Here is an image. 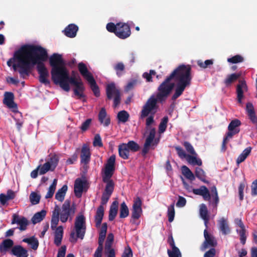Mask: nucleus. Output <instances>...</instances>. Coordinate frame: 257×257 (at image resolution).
Instances as JSON below:
<instances>
[{
  "mask_svg": "<svg viewBox=\"0 0 257 257\" xmlns=\"http://www.w3.org/2000/svg\"><path fill=\"white\" fill-rule=\"evenodd\" d=\"M191 67L189 65H181L173 71L171 75L160 85L159 92L157 95H152L143 106L141 117L144 118L149 114H154L157 109V101L165 100L174 87V83L171 82L174 79L176 83L175 92L172 96V99L175 100L183 92L185 88L190 84L191 76Z\"/></svg>",
  "mask_w": 257,
  "mask_h": 257,
  "instance_id": "nucleus-1",
  "label": "nucleus"
},
{
  "mask_svg": "<svg viewBox=\"0 0 257 257\" xmlns=\"http://www.w3.org/2000/svg\"><path fill=\"white\" fill-rule=\"evenodd\" d=\"M15 58L20 67L19 72L22 77L28 76L29 70L37 64L40 81L46 85L49 84V71L43 63L48 58L45 49L38 45H25L16 53Z\"/></svg>",
  "mask_w": 257,
  "mask_h": 257,
  "instance_id": "nucleus-2",
  "label": "nucleus"
},
{
  "mask_svg": "<svg viewBox=\"0 0 257 257\" xmlns=\"http://www.w3.org/2000/svg\"><path fill=\"white\" fill-rule=\"evenodd\" d=\"M52 67V79L54 82L64 89V63L61 55L54 54L49 57Z\"/></svg>",
  "mask_w": 257,
  "mask_h": 257,
  "instance_id": "nucleus-3",
  "label": "nucleus"
},
{
  "mask_svg": "<svg viewBox=\"0 0 257 257\" xmlns=\"http://www.w3.org/2000/svg\"><path fill=\"white\" fill-rule=\"evenodd\" d=\"M86 231L85 217L82 215H78L75 220L74 228L71 231L69 240L71 242H76L78 239H83Z\"/></svg>",
  "mask_w": 257,
  "mask_h": 257,
  "instance_id": "nucleus-4",
  "label": "nucleus"
},
{
  "mask_svg": "<svg viewBox=\"0 0 257 257\" xmlns=\"http://www.w3.org/2000/svg\"><path fill=\"white\" fill-rule=\"evenodd\" d=\"M154 123V116L151 115L146 119V128L149 135L147 136L142 153L145 155L150 149H154L157 145V142L154 141V138L156 135V130L152 125Z\"/></svg>",
  "mask_w": 257,
  "mask_h": 257,
  "instance_id": "nucleus-5",
  "label": "nucleus"
},
{
  "mask_svg": "<svg viewBox=\"0 0 257 257\" xmlns=\"http://www.w3.org/2000/svg\"><path fill=\"white\" fill-rule=\"evenodd\" d=\"M192 192L196 195H201L206 201H209L216 208L219 202V197L216 188L212 186L210 189V193L205 186H201L199 188L192 189Z\"/></svg>",
  "mask_w": 257,
  "mask_h": 257,
  "instance_id": "nucleus-6",
  "label": "nucleus"
},
{
  "mask_svg": "<svg viewBox=\"0 0 257 257\" xmlns=\"http://www.w3.org/2000/svg\"><path fill=\"white\" fill-rule=\"evenodd\" d=\"M69 83L73 91L72 96L78 99L84 100L85 86L83 82L79 76H71L69 79Z\"/></svg>",
  "mask_w": 257,
  "mask_h": 257,
  "instance_id": "nucleus-7",
  "label": "nucleus"
},
{
  "mask_svg": "<svg viewBox=\"0 0 257 257\" xmlns=\"http://www.w3.org/2000/svg\"><path fill=\"white\" fill-rule=\"evenodd\" d=\"M115 156H111L107 161L102 171V177L103 181L106 184L112 182L110 179L115 170Z\"/></svg>",
  "mask_w": 257,
  "mask_h": 257,
  "instance_id": "nucleus-8",
  "label": "nucleus"
},
{
  "mask_svg": "<svg viewBox=\"0 0 257 257\" xmlns=\"http://www.w3.org/2000/svg\"><path fill=\"white\" fill-rule=\"evenodd\" d=\"M123 28L125 30L124 32L120 31L119 23L115 25L112 23H109L106 25V29L108 31L114 33L116 36L119 38L125 39L130 36L131 30L128 25H124Z\"/></svg>",
  "mask_w": 257,
  "mask_h": 257,
  "instance_id": "nucleus-9",
  "label": "nucleus"
},
{
  "mask_svg": "<svg viewBox=\"0 0 257 257\" xmlns=\"http://www.w3.org/2000/svg\"><path fill=\"white\" fill-rule=\"evenodd\" d=\"M58 162V157L56 155H52L43 165H39L38 167L39 174L43 175L49 170H53L56 167Z\"/></svg>",
  "mask_w": 257,
  "mask_h": 257,
  "instance_id": "nucleus-10",
  "label": "nucleus"
},
{
  "mask_svg": "<svg viewBox=\"0 0 257 257\" xmlns=\"http://www.w3.org/2000/svg\"><path fill=\"white\" fill-rule=\"evenodd\" d=\"M205 240L201 246V250H205L208 248H214L217 245V241L213 235L207 232V229L204 231Z\"/></svg>",
  "mask_w": 257,
  "mask_h": 257,
  "instance_id": "nucleus-11",
  "label": "nucleus"
},
{
  "mask_svg": "<svg viewBox=\"0 0 257 257\" xmlns=\"http://www.w3.org/2000/svg\"><path fill=\"white\" fill-rule=\"evenodd\" d=\"M236 232L240 236V240L242 244H244L246 241V235L245 226L239 218H236L234 220Z\"/></svg>",
  "mask_w": 257,
  "mask_h": 257,
  "instance_id": "nucleus-12",
  "label": "nucleus"
},
{
  "mask_svg": "<svg viewBox=\"0 0 257 257\" xmlns=\"http://www.w3.org/2000/svg\"><path fill=\"white\" fill-rule=\"evenodd\" d=\"M142 202L139 197L136 198L133 205L132 217L133 219H139L142 214Z\"/></svg>",
  "mask_w": 257,
  "mask_h": 257,
  "instance_id": "nucleus-13",
  "label": "nucleus"
},
{
  "mask_svg": "<svg viewBox=\"0 0 257 257\" xmlns=\"http://www.w3.org/2000/svg\"><path fill=\"white\" fill-rule=\"evenodd\" d=\"M91 153L89 147L87 144H83L80 153V162L82 164L86 165L90 160Z\"/></svg>",
  "mask_w": 257,
  "mask_h": 257,
  "instance_id": "nucleus-14",
  "label": "nucleus"
},
{
  "mask_svg": "<svg viewBox=\"0 0 257 257\" xmlns=\"http://www.w3.org/2000/svg\"><path fill=\"white\" fill-rule=\"evenodd\" d=\"M247 87L244 81L240 80L236 86L237 100L239 103L242 104V99L244 97L243 93L247 92Z\"/></svg>",
  "mask_w": 257,
  "mask_h": 257,
  "instance_id": "nucleus-15",
  "label": "nucleus"
},
{
  "mask_svg": "<svg viewBox=\"0 0 257 257\" xmlns=\"http://www.w3.org/2000/svg\"><path fill=\"white\" fill-rule=\"evenodd\" d=\"M114 188V184L113 182H110L106 184L105 190L102 194L101 197V204L102 206L107 203L108 201Z\"/></svg>",
  "mask_w": 257,
  "mask_h": 257,
  "instance_id": "nucleus-16",
  "label": "nucleus"
},
{
  "mask_svg": "<svg viewBox=\"0 0 257 257\" xmlns=\"http://www.w3.org/2000/svg\"><path fill=\"white\" fill-rule=\"evenodd\" d=\"M15 223H17L20 226L19 228L20 230L24 231L27 229L28 221L24 217H20L17 214H14L12 224Z\"/></svg>",
  "mask_w": 257,
  "mask_h": 257,
  "instance_id": "nucleus-17",
  "label": "nucleus"
},
{
  "mask_svg": "<svg viewBox=\"0 0 257 257\" xmlns=\"http://www.w3.org/2000/svg\"><path fill=\"white\" fill-rule=\"evenodd\" d=\"M241 124V122L238 119H234L231 121L228 126V132L226 134L227 138H231L232 137L238 133L239 128L238 126Z\"/></svg>",
  "mask_w": 257,
  "mask_h": 257,
  "instance_id": "nucleus-18",
  "label": "nucleus"
},
{
  "mask_svg": "<svg viewBox=\"0 0 257 257\" xmlns=\"http://www.w3.org/2000/svg\"><path fill=\"white\" fill-rule=\"evenodd\" d=\"M113 235L109 233L107 237L105 246V253L106 257H115V252L113 249L111 248V246L113 241Z\"/></svg>",
  "mask_w": 257,
  "mask_h": 257,
  "instance_id": "nucleus-19",
  "label": "nucleus"
},
{
  "mask_svg": "<svg viewBox=\"0 0 257 257\" xmlns=\"http://www.w3.org/2000/svg\"><path fill=\"white\" fill-rule=\"evenodd\" d=\"M85 185V181L81 179H77L74 183V190L76 197L79 198L81 196Z\"/></svg>",
  "mask_w": 257,
  "mask_h": 257,
  "instance_id": "nucleus-20",
  "label": "nucleus"
},
{
  "mask_svg": "<svg viewBox=\"0 0 257 257\" xmlns=\"http://www.w3.org/2000/svg\"><path fill=\"white\" fill-rule=\"evenodd\" d=\"M78 68L80 74L86 81L94 78L91 73L88 71L86 65L83 62L78 64Z\"/></svg>",
  "mask_w": 257,
  "mask_h": 257,
  "instance_id": "nucleus-21",
  "label": "nucleus"
},
{
  "mask_svg": "<svg viewBox=\"0 0 257 257\" xmlns=\"http://www.w3.org/2000/svg\"><path fill=\"white\" fill-rule=\"evenodd\" d=\"M14 95L12 92H6L5 93L4 103L9 107L17 110V105L14 102Z\"/></svg>",
  "mask_w": 257,
  "mask_h": 257,
  "instance_id": "nucleus-22",
  "label": "nucleus"
},
{
  "mask_svg": "<svg viewBox=\"0 0 257 257\" xmlns=\"http://www.w3.org/2000/svg\"><path fill=\"white\" fill-rule=\"evenodd\" d=\"M75 211V207L74 203L71 204L69 201L65 202V222L70 217L72 219Z\"/></svg>",
  "mask_w": 257,
  "mask_h": 257,
  "instance_id": "nucleus-23",
  "label": "nucleus"
},
{
  "mask_svg": "<svg viewBox=\"0 0 257 257\" xmlns=\"http://www.w3.org/2000/svg\"><path fill=\"white\" fill-rule=\"evenodd\" d=\"M106 94L108 99H111L114 96L120 95L119 91L114 83H111L107 85Z\"/></svg>",
  "mask_w": 257,
  "mask_h": 257,
  "instance_id": "nucleus-24",
  "label": "nucleus"
},
{
  "mask_svg": "<svg viewBox=\"0 0 257 257\" xmlns=\"http://www.w3.org/2000/svg\"><path fill=\"white\" fill-rule=\"evenodd\" d=\"M11 252L13 254L17 257H27V250L21 245L14 246Z\"/></svg>",
  "mask_w": 257,
  "mask_h": 257,
  "instance_id": "nucleus-25",
  "label": "nucleus"
},
{
  "mask_svg": "<svg viewBox=\"0 0 257 257\" xmlns=\"http://www.w3.org/2000/svg\"><path fill=\"white\" fill-rule=\"evenodd\" d=\"M54 231V242L57 246H59L62 242L63 236V227L60 226L55 228Z\"/></svg>",
  "mask_w": 257,
  "mask_h": 257,
  "instance_id": "nucleus-26",
  "label": "nucleus"
},
{
  "mask_svg": "<svg viewBox=\"0 0 257 257\" xmlns=\"http://www.w3.org/2000/svg\"><path fill=\"white\" fill-rule=\"evenodd\" d=\"M218 226L219 230L224 235L227 234L230 232V229L229 227L227 220L223 217L218 220Z\"/></svg>",
  "mask_w": 257,
  "mask_h": 257,
  "instance_id": "nucleus-27",
  "label": "nucleus"
},
{
  "mask_svg": "<svg viewBox=\"0 0 257 257\" xmlns=\"http://www.w3.org/2000/svg\"><path fill=\"white\" fill-rule=\"evenodd\" d=\"M98 119L100 123L104 126H108L110 123V119L107 115L105 108H102L98 114Z\"/></svg>",
  "mask_w": 257,
  "mask_h": 257,
  "instance_id": "nucleus-28",
  "label": "nucleus"
},
{
  "mask_svg": "<svg viewBox=\"0 0 257 257\" xmlns=\"http://www.w3.org/2000/svg\"><path fill=\"white\" fill-rule=\"evenodd\" d=\"M15 196V192L11 190H9L7 191V194L1 193L0 194L1 204L2 205H5L8 201L14 199Z\"/></svg>",
  "mask_w": 257,
  "mask_h": 257,
  "instance_id": "nucleus-29",
  "label": "nucleus"
},
{
  "mask_svg": "<svg viewBox=\"0 0 257 257\" xmlns=\"http://www.w3.org/2000/svg\"><path fill=\"white\" fill-rule=\"evenodd\" d=\"M78 27L74 24H70L65 28V35L70 38H74L76 36L78 31Z\"/></svg>",
  "mask_w": 257,
  "mask_h": 257,
  "instance_id": "nucleus-30",
  "label": "nucleus"
},
{
  "mask_svg": "<svg viewBox=\"0 0 257 257\" xmlns=\"http://www.w3.org/2000/svg\"><path fill=\"white\" fill-rule=\"evenodd\" d=\"M131 151L127 148L125 144H122L118 146V152L119 156L123 159H127L130 155Z\"/></svg>",
  "mask_w": 257,
  "mask_h": 257,
  "instance_id": "nucleus-31",
  "label": "nucleus"
},
{
  "mask_svg": "<svg viewBox=\"0 0 257 257\" xmlns=\"http://www.w3.org/2000/svg\"><path fill=\"white\" fill-rule=\"evenodd\" d=\"M104 215V208L102 205L99 206L97 208L95 220L96 222V227L98 228L100 227Z\"/></svg>",
  "mask_w": 257,
  "mask_h": 257,
  "instance_id": "nucleus-32",
  "label": "nucleus"
},
{
  "mask_svg": "<svg viewBox=\"0 0 257 257\" xmlns=\"http://www.w3.org/2000/svg\"><path fill=\"white\" fill-rule=\"evenodd\" d=\"M13 245L14 242L12 239H5L0 244V251L2 253H6Z\"/></svg>",
  "mask_w": 257,
  "mask_h": 257,
  "instance_id": "nucleus-33",
  "label": "nucleus"
},
{
  "mask_svg": "<svg viewBox=\"0 0 257 257\" xmlns=\"http://www.w3.org/2000/svg\"><path fill=\"white\" fill-rule=\"evenodd\" d=\"M13 117L16 121L18 130L20 131L24 123V120L21 113L19 112L17 110H14V114L13 115Z\"/></svg>",
  "mask_w": 257,
  "mask_h": 257,
  "instance_id": "nucleus-34",
  "label": "nucleus"
},
{
  "mask_svg": "<svg viewBox=\"0 0 257 257\" xmlns=\"http://www.w3.org/2000/svg\"><path fill=\"white\" fill-rule=\"evenodd\" d=\"M22 241L31 245V248L34 250L37 249L39 246L38 240L35 236L25 238Z\"/></svg>",
  "mask_w": 257,
  "mask_h": 257,
  "instance_id": "nucleus-35",
  "label": "nucleus"
},
{
  "mask_svg": "<svg viewBox=\"0 0 257 257\" xmlns=\"http://www.w3.org/2000/svg\"><path fill=\"white\" fill-rule=\"evenodd\" d=\"M118 210V202L114 201L111 204L109 212V220L112 221L115 217Z\"/></svg>",
  "mask_w": 257,
  "mask_h": 257,
  "instance_id": "nucleus-36",
  "label": "nucleus"
},
{
  "mask_svg": "<svg viewBox=\"0 0 257 257\" xmlns=\"http://www.w3.org/2000/svg\"><path fill=\"white\" fill-rule=\"evenodd\" d=\"M200 215L204 220V223L206 226L208 221V210L206 206L204 204H201L200 206Z\"/></svg>",
  "mask_w": 257,
  "mask_h": 257,
  "instance_id": "nucleus-37",
  "label": "nucleus"
},
{
  "mask_svg": "<svg viewBox=\"0 0 257 257\" xmlns=\"http://www.w3.org/2000/svg\"><path fill=\"white\" fill-rule=\"evenodd\" d=\"M251 151V147H247L242 152L238 157L236 160V163L239 165L241 162H243L246 158L249 156Z\"/></svg>",
  "mask_w": 257,
  "mask_h": 257,
  "instance_id": "nucleus-38",
  "label": "nucleus"
},
{
  "mask_svg": "<svg viewBox=\"0 0 257 257\" xmlns=\"http://www.w3.org/2000/svg\"><path fill=\"white\" fill-rule=\"evenodd\" d=\"M246 110L250 120L255 121V119L257 118V115H255L253 106L251 103H247L246 104Z\"/></svg>",
  "mask_w": 257,
  "mask_h": 257,
  "instance_id": "nucleus-39",
  "label": "nucleus"
},
{
  "mask_svg": "<svg viewBox=\"0 0 257 257\" xmlns=\"http://www.w3.org/2000/svg\"><path fill=\"white\" fill-rule=\"evenodd\" d=\"M46 211L43 210L35 213L31 220L33 223L36 224L41 222L46 216Z\"/></svg>",
  "mask_w": 257,
  "mask_h": 257,
  "instance_id": "nucleus-40",
  "label": "nucleus"
},
{
  "mask_svg": "<svg viewBox=\"0 0 257 257\" xmlns=\"http://www.w3.org/2000/svg\"><path fill=\"white\" fill-rule=\"evenodd\" d=\"M89 85L91 90H92L94 95L98 97L100 95V91L98 86L96 83L94 78H92L90 80L87 81Z\"/></svg>",
  "mask_w": 257,
  "mask_h": 257,
  "instance_id": "nucleus-41",
  "label": "nucleus"
},
{
  "mask_svg": "<svg viewBox=\"0 0 257 257\" xmlns=\"http://www.w3.org/2000/svg\"><path fill=\"white\" fill-rule=\"evenodd\" d=\"M181 170L182 174L186 178L191 181L194 180L195 176L194 174L187 166H183Z\"/></svg>",
  "mask_w": 257,
  "mask_h": 257,
  "instance_id": "nucleus-42",
  "label": "nucleus"
},
{
  "mask_svg": "<svg viewBox=\"0 0 257 257\" xmlns=\"http://www.w3.org/2000/svg\"><path fill=\"white\" fill-rule=\"evenodd\" d=\"M107 227V224L106 223H103L100 228L98 238V242H100V244L103 243V241L106 236Z\"/></svg>",
  "mask_w": 257,
  "mask_h": 257,
  "instance_id": "nucleus-43",
  "label": "nucleus"
},
{
  "mask_svg": "<svg viewBox=\"0 0 257 257\" xmlns=\"http://www.w3.org/2000/svg\"><path fill=\"white\" fill-rule=\"evenodd\" d=\"M187 162L192 165L201 166L202 161L201 159L197 158V155L194 156L188 155L186 158Z\"/></svg>",
  "mask_w": 257,
  "mask_h": 257,
  "instance_id": "nucleus-44",
  "label": "nucleus"
},
{
  "mask_svg": "<svg viewBox=\"0 0 257 257\" xmlns=\"http://www.w3.org/2000/svg\"><path fill=\"white\" fill-rule=\"evenodd\" d=\"M57 180L54 179L51 185L49 187L48 192L45 196L46 198H51L54 193L57 185Z\"/></svg>",
  "mask_w": 257,
  "mask_h": 257,
  "instance_id": "nucleus-45",
  "label": "nucleus"
},
{
  "mask_svg": "<svg viewBox=\"0 0 257 257\" xmlns=\"http://www.w3.org/2000/svg\"><path fill=\"white\" fill-rule=\"evenodd\" d=\"M128 208L125 203L123 202L120 205L119 217L120 218H125L128 215Z\"/></svg>",
  "mask_w": 257,
  "mask_h": 257,
  "instance_id": "nucleus-46",
  "label": "nucleus"
},
{
  "mask_svg": "<svg viewBox=\"0 0 257 257\" xmlns=\"http://www.w3.org/2000/svg\"><path fill=\"white\" fill-rule=\"evenodd\" d=\"M168 122V118L167 116H165L162 118L159 126V133L160 134H162L165 131Z\"/></svg>",
  "mask_w": 257,
  "mask_h": 257,
  "instance_id": "nucleus-47",
  "label": "nucleus"
},
{
  "mask_svg": "<svg viewBox=\"0 0 257 257\" xmlns=\"http://www.w3.org/2000/svg\"><path fill=\"white\" fill-rule=\"evenodd\" d=\"M129 114L125 110H122L118 112L117 114V118L119 121L125 122L127 121L129 117Z\"/></svg>",
  "mask_w": 257,
  "mask_h": 257,
  "instance_id": "nucleus-48",
  "label": "nucleus"
},
{
  "mask_svg": "<svg viewBox=\"0 0 257 257\" xmlns=\"http://www.w3.org/2000/svg\"><path fill=\"white\" fill-rule=\"evenodd\" d=\"M240 76V74L233 73L228 75L225 80V83L226 85L230 84L232 82L236 80Z\"/></svg>",
  "mask_w": 257,
  "mask_h": 257,
  "instance_id": "nucleus-49",
  "label": "nucleus"
},
{
  "mask_svg": "<svg viewBox=\"0 0 257 257\" xmlns=\"http://www.w3.org/2000/svg\"><path fill=\"white\" fill-rule=\"evenodd\" d=\"M167 253L169 257H182L181 253L178 247L172 248V250L168 249Z\"/></svg>",
  "mask_w": 257,
  "mask_h": 257,
  "instance_id": "nucleus-50",
  "label": "nucleus"
},
{
  "mask_svg": "<svg viewBox=\"0 0 257 257\" xmlns=\"http://www.w3.org/2000/svg\"><path fill=\"white\" fill-rule=\"evenodd\" d=\"M175 216L174 204H172L168 208V220L170 222L173 221Z\"/></svg>",
  "mask_w": 257,
  "mask_h": 257,
  "instance_id": "nucleus-51",
  "label": "nucleus"
},
{
  "mask_svg": "<svg viewBox=\"0 0 257 257\" xmlns=\"http://www.w3.org/2000/svg\"><path fill=\"white\" fill-rule=\"evenodd\" d=\"M19 50V49L15 53L14 58L9 60L7 62V64L9 66H11L12 65H13V67L15 71H16L18 68H20L19 70H20V67L18 66V62L16 59L15 58V55Z\"/></svg>",
  "mask_w": 257,
  "mask_h": 257,
  "instance_id": "nucleus-52",
  "label": "nucleus"
},
{
  "mask_svg": "<svg viewBox=\"0 0 257 257\" xmlns=\"http://www.w3.org/2000/svg\"><path fill=\"white\" fill-rule=\"evenodd\" d=\"M55 198L58 201L62 202L64 199V186L59 189L55 195Z\"/></svg>",
  "mask_w": 257,
  "mask_h": 257,
  "instance_id": "nucleus-53",
  "label": "nucleus"
},
{
  "mask_svg": "<svg viewBox=\"0 0 257 257\" xmlns=\"http://www.w3.org/2000/svg\"><path fill=\"white\" fill-rule=\"evenodd\" d=\"M195 175L201 181L204 182H206L205 180V172L201 168L198 167L196 168Z\"/></svg>",
  "mask_w": 257,
  "mask_h": 257,
  "instance_id": "nucleus-54",
  "label": "nucleus"
},
{
  "mask_svg": "<svg viewBox=\"0 0 257 257\" xmlns=\"http://www.w3.org/2000/svg\"><path fill=\"white\" fill-rule=\"evenodd\" d=\"M40 199V196L35 192H32L30 195V200L33 204H38Z\"/></svg>",
  "mask_w": 257,
  "mask_h": 257,
  "instance_id": "nucleus-55",
  "label": "nucleus"
},
{
  "mask_svg": "<svg viewBox=\"0 0 257 257\" xmlns=\"http://www.w3.org/2000/svg\"><path fill=\"white\" fill-rule=\"evenodd\" d=\"M128 149L132 152H136L139 149V146L134 141H130L125 144Z\"/></svg>",
  "mask_w": 257,
  "mask_h": 257,
  "instance_id": "nucleus-56",
  "label": "nucleus"
},
{
  "mask_svg": "<svg viewBox=\"0 0 257 257\" xmlns=\"http://www.w3.org/2000/svg\"><path fill=\"white\" fill-rule=\"evenodd\" d=\"M243 58L240 55H235L227 59V61L231 63H236L243 61Z\"/></svg>",
  "mask_w": 257,
  "mask_h": 257,
  "instance_id": "nucleus-57",
  "label": "nucleus"
},
{
  "mask_svg": "<svg viewBox=\"0 0 257 257\" xmlns=\"http://www.w3.org/2000/svg\"><path fill=\"white\" fill-rule=\"evenodd\" d=\"M184 146L187 151L193 155H196L193 146L188 142H185L184 143Z\"/></svg>",
  "mask_w": 257,
  "mask_h": 257,
  "instance_id": "nucleus-58",
  "label": "nucleus"
},
{
  "mask_svg": "<svg viewBox=\"0 0 257 257\" xmlns=\"http://www.w3.org/2000/svg\"><path fill=\"white\" fill-rule=\"evenodd\" d=\"M93 146L95 147H101L102 146V143L101 141V139L99 134H96L94 139V141L93 142Z\"/></svg>",
  "mask_w": 257,
  "mask_h": 257,
  "instance_id": "nucleus-59",
  "label": "nucleus"
},
{
  "mask_svg": "<svg viewBox=\"0 0 257 257\" xmlns=\"http://www.w3.org/2000/svg\"><path fill=\"white\" fill-rule=\"evenodd\" d=\"M198 65L203 68H206L208 65H212L213 64L212 60H207L205 61L204 62H203L201 60H198L197 61Z\"/></svg>",
  "mask_w": 257,
  "mask_h": 257,
  "instance_id": "nucleus-60",
  "label": "nucleus"
},
{
  "mask_svg": "<svg viewBox=\"0 0 257 257\" xmlns=\"http://www.w3.org/2000/svg\"><path fill=\"white\" fill-rule=\"evenodd\" d=\"M121 257H133V251L130 246H127L124 248Z\"/></svg>",
  "mask_w": 257,
  "mask_h": 257,
  "instance_id": "nucleus-61",
  "label": "nucleus"
},
{
  "mask_svg": "<svg viewBox=\"0 0 257 257\" xmlns=\"http://www.w3.org/2000/svg\"><path fill=\"white\" fill-rule=\"evenodd\" d=\"M124 68V65L122 63H118L114 66V69L116 70L117 75L118 76L121 74V72L123 71Z\"/></svg>",
  "mask_w": 257,
  "mask_h": 257,
  "instance_id": "nucleus-62",
  "label": "nucleus"
},
{
  "mask_svg": "<svg viewBox=\"0 0 257 257\" xmlns=\"http://www.w3.org/2000/svg\"><path fill=\"white\" fill-rule=\"evenodd\" d=\"M156 72L154 70H150V73L145 72L143 74V77L146 79L148 82L152 81V76L155 75Z\"/></svg>",
  "mask_w": 257,
  "mask_h": 257,
  "instance_id": "nucleus-63",
  "label": "nucleus"
},
{
  "mask_svg": "<svg viewBox=\"0 0 257 257\" xmlns=\"http://www.w3.org/2000/svg\"><path fill=\"white\" fill-rule=\"evenodd\" d=\"M77 155L75 153L67 160L66 162H65V164L66 165L73 164L77 161Z\"/></svg>",
  "mask_w": 257,
  "mask_h": 257,
  "instance_id": "nucleus-64",
  "label": "nucleus"
}]
</instances>
